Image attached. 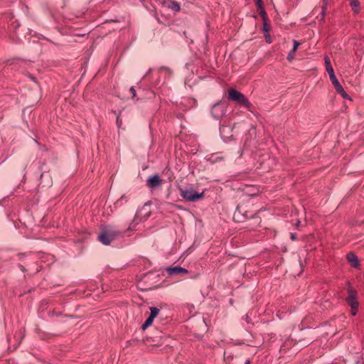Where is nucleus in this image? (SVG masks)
<instances>
[{"mask_svg": "<svg viewBox=\"0 0 364 364\" xmlns=\"http://www.w3.org/2000/svg\"><path fill=\"white\" fill-rule=\"evenodd\" d=\"M150 72H151L152 77L151 89L154 88L156 90H161L166 84V80H168L172 75V71L169 68L161 67L160 68L155 70L150 69L144 75V80L148 79Z\"/></svg>", "mask_w": 364, "mask_h": 364, "instance_id": "nucleus-1", "label": "nucleus"}, {"mask_svg": "<svg viewBox=\"0 0 364 364\" xmlns=\"http://www.w3.org/2000/svg\"><path fill=\"white\" fill-rule=\"evenodd\" d=\"M120 233L121 232L114 226H105L102 228L97 239L103 245H109L120 235Z\"/></svg>", "mask_w": 364, "mask_h": 364, "instance_id": "nucleus-2", "label": "nucleus"}, {"mask_svg": "<svg viewBox=\"0 0 364 364\" xmlns=\"http://www.w3.org/2000/svg\"><path fill=\"white\" fill-rule=\"evenodd\" d=\"M178 190L180 196L189 202H196L204 197V191L197 193L193 188L179 187Z\"/></svg>", "mask_w": 364, "mask_h": 364, "instance_id": "nucleus-3", "label": "nucleus"}, {"mask_svg": "<svg viewBox=\"0 0 364 364\" xmlns=\"http://www.w3.org/2000/svg\"><path fill=\"white\" fill-rule=\"evenodd\" d=\"M348 296L346 299L347 304L351 307L352 315H355L358 308V293L350 284L348 288Z\"/></svg>", "mask_w": 364, "mask_h": 364, "instance_id": "nucleus-4", "label": "nucleus"}, {"mask_svg": "<svg viewBox=\"0 0 364 364\" xmlns=\"http://www.w3.org/2000/svg\"><path fill=\"white\" fill-rule=\"evenodd\" d=\"M228 111V104L225 101H220L214 104L211 108L212 117L216 120H220L225 116Z\"/></svg>", "mask_w": 364, "mask_h": 364, "instance_id": "nucleus-5", "label": "nucleus"}, {"mask_svg": "<svg viewBox=\"0 0 364 364\" xmlns=\"http://www.w3.org/2000/svg\"><path fill=\"white\" fill-rule=\"evenodd\" d=\"M229 100L238 104L244 105L249 110H251L252 104L247 100L245 96L235 89H231L228 92Z\"/></svg>", "mask_w": 364, "mask_h": 364, "instance_id": "nucleus-6", "label": "nucleus"}, {"mask_svg": "<svg viewBox=\"0 0 364 364\" xmlns=\"http://www.w3.org/2000/svg\"><path fill=\"white\" fill-rule=\"evenodd\" d=\"M28 65L29 63L27 61L20 59H14L7 63L6 69L8 70H19L21 72H24L27 70V65Z\"/></svg>", "mask_w": 364, "mask_h": 364, "instance_id": "nucleus-7", "label": "nucleus"}, {"mask_svg": "<svg viewBox=\"0 0 364 364\" xmlns=\"http://www.w3.org/2000/svg\"><path fill=\"white\" fill-rule=\"evenodd\" d=\"M166 272L168 277L174 275H184L188 273V269L179 266L168 267L166 268Z\"/></svg>", "mask_w": 364, "mask_h": 364, "instance_id": "nucleus-8", "label": "nucleus"}, {"mask_svg": "<svg viewBox=\"0 0 364 364\" xmlns=\"http://www.w3.org/2000/svg\"><path fill=\"white\" fill-rule=\"evenodd\" d=\"M196 100L193 98H186L181 102V105L183 107V110L195 107L196 106Z\"/></svg>", "mask_w": 364, "mask_h": 364, "instance_id": "nucleus-9", "label": "nucleus"}, {"mask_svg": "<svg viewBox=\"0 0 364 364\" xmlns=\"http://www.w3.org/2000/svg\"><path fill=\"white\" fill-rule=\"evenodd\" d=\"M40 183L44 187H50L51 186V177L48 173H43L41 174Z\"/></svg>", "mask_w": 364, "mask_h": 364, "instance_id": "nucleus-10", "label": "nucleus"}, {"mask_svg": "<svg viewBox=\"0 0 364 364\" xmlns=\"http://www.w3.org/2000/svg\"><path fill=\"white\" fill-rule=\"evenodd\" d=\"M329 77H330L331 83L334 86L336 91V92L343 91V87L341 85V83L339 82V81L338 80V79L336 78V75L335 74L331 75V76H329Z\"/></svg>", "mask_w": 364, "mask_h": 364, "instance_id": "nucleus-11", "label": "nucleus"}, {"mask_svg": "<svg viewBox=\"0 0 364 364\" xmlns=\"http://www.w3.org/2000/svg\"><path fill=\"white\" fill-rule=\"evenodd\" d=\"M147 181L150 188L157 187L161 183L160 178L157 175L149 177Z\"/></svg>", "mask_w": 364, "mask_h": 364, "instance_id": "nucleus-12", "label": "nucleus"}, {"mask_svg": "<svg viewBox=\"0 0 364 364\" xmlns=\"http://www.w3.org/2000/svg\"><path fill=\"white\" fill-rule=\"evenodd\" d=\"M324 63H325L326 70L327 73H328L329 76H331V75L335 74L333 68L331 63V60H330L329 57L327 55H326L324 57Z\"/></svg>", "mask_w": 364, "mask_h": 364, "instance_id": "nucleus-13", "label": "nucleus"}, {"mask_svg": "<svg viewBox=\"0 0 364 364\" xmlns=\"http://www.w3.org/2000/svg\"><path fill=\"white\" fill-rule=\"evenodd\" d=\"M347 259L350 263V265L355 268L359 265L358 257L353 253H350L347 255Z\"/></svg>", "mask_w": 364, "mask_h": 364, "instance_id": "nucleus-14", "label": "nucleus"}, {"mask_svg": "<svg viewBox=\"0 0 364 364\" xmlns=\"http://www.w3.org/2000/svg\"><path fill=\"white\" fill-rule=\"evenodd\" d=\"M232 131L231 128L228 126H225L224 124L220 125V133L223 138H228V134L229 132Z\"/></svg>", "mask_w": 364, "mask_h": 364, "instance_id": "nucleus-15", "label": "nucleus"}, {"mask_svg": "<svg viewBox=\"0 0 364 364\" xmlns=\"http://www.w3.org/2000/svg\"><path fill=\"white\" fill-rule=\"evenodd\" d=\"M350 6L352 7V9L354 11V12H356V13L358 12L360 3L358 0H351Z\"/></svg>", "mask_w": 364, "mask_h": 364, "instance_id": "nucleus-16", "label": "nucleus"}, {"mask_svg": "<svg viewBox=\"0 0 364 364\" xmlns=\"http://www.w3.org/2000/svg\"><path fill=\"white\" fill-rule=\"evenodd\" d=\"M149 309L151 311L149 316H152V318L154 320L159 313V309L154 306L150 307Z\"/></svg>", "mask_w": 364, "mask_h": 364, "instance_id": "nucleus-17", "label": "nucleus"}, {"mask_svg": "<svg viewBox=\"0 0 364 364\" xmlns=\"http://www.w3.org/2000/svg\"><path fill=\"white\" fill-rule=\"evenodd\" d=\"M168 7L171 8V9H173V11H179L180 9H181L180 4L178 2L175 1H171Z\"/></svg>", "mask_w": 364, "mask_h": 364, "instance_id": "nucleus-18", "label": "nucleus"}, {"mask_svg": "<svg viewBox=\"0 0 364 364\" xmlns=\"http://www.w3.org/2000/svg\"><path fill=\"white\" fill-rule=\"evenodd\" d=\"M154 321V319L152 318V316H149L146 320L145 321V322L142 324V329H146V328H148L149 326H151L152 324Z\"/></svg>", "mask_w": 364, "mask_h": 364, "instance_id": "nucleus-19", "label": "nucleus"}, {"mask_svg": "<svg viewBox=\"0 0 364 364\" xmlns=\"http://www.w3.org/2000/svg\"><path fill=\"white\" fill-rule=\"evenodd\" d=\"M194 77V75L188 76L186 78L185 83L186 85H188L189 87H191L193 84L196 81V79L193 80V82H192L193 78Z\"/></svg>", "mask_w": 364, "mask_h": 364, "instance_id": "nucleus-20", "label": "nucleus"}, {"mask_svg": "<svg viewBox=\"0 0 364 364\" xmlns=\"http://www.w3.org/2000/svg\"><path fill=\"white\" fill-rule=\"evenodd\" d=\"M131 93H132V98L134 101H138L139 100V98L136 97V90L134 89V87H131L130 89H129Z\"/></svg>", "mask_w": 364, "mask_h": 364, "instance_id": "nucleus-21", "label": "nucleus"}, {"mask_svg": "<svg viewBox=\"0 0 364 364\" xmlns=\"http://www.w3.org/2000/svg\"><path fill=\"white\" fill-rule=\"evenodd\" d=\"M328 0H323V5L322 6V11H321V14H322L323 17L324 16L326 7V6L328 4Z\"/></svg>", "mask_w": 364, "mask_h": 364, "instance_id": "nucleus-22", "label": "nucleus"}, {"mask_svg": "<svg viewBox=\"0 0 364 364\" xmlns=\"http://www.w3.org/2000/svg\"><path fill=\"white\" fill-rule=\"evenodd\" d=\"M338 94H340L343 98L347 99L349 98L348 95L345 92L344 89L343 88V91L341 92H337Z\"/></svg>", "mask_w": 364, "mask_h": 364, "instance_id": "nucleus-23", "label": "nucleus"}, {"mask_svg": "<svg viewBox=\"0 0 364 364\" xmlns=\"http://www.w3.org/2000/svg\"><path fill=\"white\" fill-rule=\"evenodd\" d=\"M294 58V53H291V50L287 55V60L289 61H291Z\"/></svg>", "mask_w": 364, "mask_h": 364, "instance_id": "nucleus-24", "label": "nucleus"}, {"mask_svg": "<svg viewBox=\"0 0 364 364\" xmlns=\"http://www.w3.org/2000/svg\"><path fill=\"white\" fill-rule=\"evenodd\" d=\"M154 95H155V92H154V90H151L149 92V95H147L146 96V98H149V99H150V98L153 97Z\"/></svg>", "mask_w": 364, "mask_h": 364, "instance_id": "nucleus-25", "label": "nucleus"}, {"mask_svg": "<svg viewBox=\"0 0 364 364\" xmlns=\"http://www.w3.org/2000/svg\"><path fill=\"white\" fill-rule=\"evenodd\" d=\"M257 6L259 9H262V0H255Z\"/></svg>", "mask_w": 364, "mask_h": 364, "instance_id": "nucleus-26", "label": "nucleus"}, {"mask_svg": "<svg viewBox=\"0 0 364 364\" xmlns=\"http://www.w3.org/2000/svg\"><path fill=\"white\" fill-rule=\"evenodd\" d=\"M18 26V24L16 23V21H12L11 22V24H10L11 27H14V28H16Z\"/></svg>", "mask_w": 364, "mask_h": 364, "instance_id": "nucleus-27", "label": "nucleus"}, {"mask_svg": "<svg viewBox=\"0 0 364 364\" xmlns=\"http://www.w3.org/2000/svg\"><path fill=\"white\" fill-rule=\"evenodd\" d=\"M1 364H16L14 360L4 361Z\"/></svg>", "mask_w": 364, "mask_h": 364, "instance_id": "nucleus-28", "label": "nucleus"}, {"mask_svg": "<svg viewBox=\"0 0 364 364\" xmlns=\"http://www.w3.org/2000/svg\"><path fill=\"white\" fill-rule=\"evenodd\" d=\"M300 45L299 42H298L297 41H293V47H295V48H298V46Z\"/></svg>", "mask_w": 364, "mask_h": 364, "instance_id": "nucleus-29", "label": "nucleus"}, {"mask_svg": "<svg viewBox=\"0 0 364 364\" xmlns=\"http://www.w3.org/2000/svg\"><path fill=\"white\" fill-rule=\"evenodd\" d=\"M291 240H295L296 239V234L291 233Z\"/></svg>", "mask_w": 364, "mask_h": 364, "instance_id": "nucleus-30", "label": "nucleus"}, {"mask_svg": "<svg viewBox=\"0 0 364 364\" xmlns=\"http://www.w3.org/2000/svg\"><path fill=\"white\" fill-rule=\"evenodd\" d=\"M192 66V64H190V63H186V68L188 70L190 68V67Z\"/></svg>", "mask_w": 364, "mask_h": 364, "instance_id": "nucleus-31", "label": "nucleus"}, {"mask_svg": "<svg viewBox=\"0 0 364 364\" xmlns=\"http://www.w3.org/2000/svg\"><path fill=\"white\" fill-rule=\"evenodd\" d=\"M296 49L297 48H295V47H293L292 50H291V53H294L296 51Z\"/></svg>", "mask_w": 364, "mask_h": 364, "instance_id": "nucleus-32", "label": "nucleus"}, {"mask_svg": "<svg viewBox=\"0 0 364 364\" xmlns=\"http://www.w3.org/2000/svg\"><path fill=\"white\" fill-rule=\"evenodd\" d=\"M245 364H251L250 360V359L246 360Z\"/></svg>", "mask_w": 364, "mask_h": 364, "instance_id": "nucleus-33", "label": "nucleus"}, {"mask_svg": "<svg viewBox=\"0 0 364 364\" xmlns=\"http://www.w3.org/2000/svg\"><path fill=\"white\" fill-rule=\"evenodd\" d=\"M172 177H173V174L171 173L168 175V179H169V180H171Z\"/></svg>", "mask_w": 364, "mask_h": 364, "instance_id": "nucleus-34", "label": "nucleus"}, {"mask_svg": "<svg viewBox=\"0 0 364 364\" xmlns=\"http://www.w3.org/2000/svg\"><path fill=\"white\" fill-rule=\"evenodd\" d=\"M300 223H301L300 220H297V222L296 223V226H299Z\"/></svg>", "mask_w": 364, "mask_h": 364, "instance_id": "nucleus-35", "label": "nucleus"}, {"mask_svg": "<svg viewBox=\"0 0 364 364\" xmlns=\"http://www.w3.org/2000/svg\"><path fill=\"white\" fill-rule=\"evenodd\" d=\"M264 30L265 31H268V29H267V26H266L265 25L264 26Z\"/></svg>", "mask_w": 364, "mask_h": 364, "instance_id": "nucleus-36", "label": "nucleus"}, {"mask_svg": "<svg viewBox=\"0 0 364 364\" xmlns=\"http://www.w3.org/2000/svg\"><path fill=\"white\" fill-rule=\"evenodd\" d=\"M29 77L32 80H34V77L31 75H29Z\"/></svg>", "mask_w": 364, "mask_h": 364, "instance_id": "nucleus-37", "label": "nucleus"}, {"mask_svg": "<svg viewBox=\"0 0 364 364\" xmlns=\"http://www.w3.org/2000/svg\"><path fill=\"white\" fill-rule=\"evenodd\" d=\"M243 151H240V156H241L242 155Z\"/></svg>", "mask_w": 364, "mask_h": 364, "instance_id": "nucleus-38", "label": "nucleus"}, {"mask_svg": "<svg viewBox=\"0 0 364 364\" xmlns=\"http://www.w3.org/2000/svg\"><path fill=\"white\" fill-rule=\"evenodd\" d=\"M21 269H22L23 271L24 270V269H23V266H21Z\"/></svg>", "mask_w": 364, "mask_h": 364, "instance_id": "nucleus-39", "label": "nucleus"}]
</instances>
